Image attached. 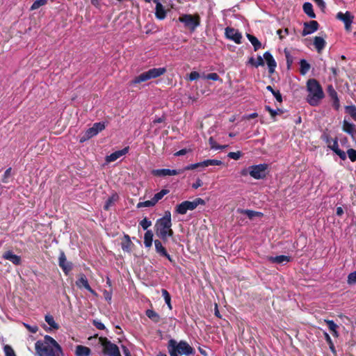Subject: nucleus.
I'll return each mask as SVG.
<instances>
[{"mask_svg":"<svg viewBox=\"0 0 356 356\" xmlns=\"http://www.w3.org/2000/svg\"><path fill=\"white\" fill-rule=\"evenodd\" d=\"M155 15L157 19L161 20L165 18L166 12L161 3H156Z\"/></svg>","mask_w":356,"mask_h":356,"instance_id":"5701e85b","label":"nucleus"},{"mask_svg":"<svg viewBox=\"0 0 356 356\" xmlns=\"http://www.w3.org/2000/svg\"><path fill=\"white\" fill-rule=\"evenodd\" d=\"M162 296L164 298L165 302L170 309H172L171 298L170 293L165 289H162Z\"/></svg>","mask_w":356,"mask_h":356,"instance_id":"58836bf2","label":"nucleus"},{"mask_svg":"<svg viewBox=\"0 0 356 356\" xmlns=\"http://www.w3.org/2000/svg\"><path fill=\"white\" fill-rule=\"evenodd\" d=\"M24 325L27 328V330L31 333H35L38 330V327L36 325H30L26 323H24Z\"/></svg>","mask_w":356,"mask_h":356,"instance_id":"6e6d98bb","label":"nucleus"},{"mask_svg":"<svg viewBox=\"0 0 356 356\" xmlns=\"http://www.w3.org/2000/svg\"><path fill=\"white\" fill-rule=\"evenodd\" d=\"M198 167H204V165L202 163V162H199V163H193V164H191V165H188L187 166H186L184 168V170H194V169H196Z\"/></svg>","mask_w":356,"mask_h":356,"instance_id":"3c124183","label":"nucleus"},{"mask_svg":"<svg viewBox=\"0 0 356 356\" xmlns=\"http://www.w3.org/2000/svg\"><path fill=\"white\" fill-rule=\"evenodd\" d=\"M11 170H12V168H8L4 172L3 174V178H2V181L3 183H8L9 181V178L11 176Z\"/></svg>","mask_w":356,"mask_h":356,"instance_id":"de8ad7c7","label":"nucleus"},{"mask_svg":"<svg viewBox=\"0 0 356 356\" xmlns=\"http://www.w3.org/2000/svg\"><path fill=\"white\" fill-rule=\"evenodd\" d=\"M343 129L344 131L350 134L353 136L355 134H356V126L354 124L350 123L346 120H343Z\"/></svg>","mask_w":356,"mask_h":356,"instance_id":"4be33fe9","label":"nucleus"},{"mask_svg":"<svg viewBox=\"0 0 356 356\" xmlns=\"http://www.w3.org/2000/svg\"><path fill=\"white\" fill-rule=\"evenodd\" d=\"M153 233L151 230H147L144 235V245L145 248H149L152 245Z\"/></svg>","mask_w":356,"mask_h":356,"instance_id":"bb28decb","label":"nucleus"},{"mask_svg":"<svg viewBox=\"0 0 356 356\" xmlns=\"http://www.w3.org/2000/svg\"><path fill=\"white\" fill-rule=\"evenodd\" d=\"M183 170H170V169H156L152 171V174L155 176L158 177H166V176H173L177 175Z\"/></svg>","mask_w":356,"mask_h":356,"instance_id":"f3484780","label":"nucleus"},{"mask_svg":"<svg viewBox=\"0 0 356 356\" xmlns=\"http://www.w3.org/2000/svg\"><path fill=\"white\" fill-rule=\"evenodd\" d=\"M318 29V23L316 21L312 20L304 24V29L302 35L303 36L312 34L316 31Z\"/></svg>","mask_w":356,"mask_h":356,"instance_id":"2eb2a0df","label":"nucleus"},{"mask_svg":"<svg viewBox=\"0 0 356 356\" xmlns=\"http://www.w3.org/2000/svg\"><path fill=\"white\" fill-rule=\"evenodd\" d=\"M209 145L211 146V148L213 149H222L227 147V145H217L216 142L214 140V139L211 137L209 140Z\"/></svg>","mask_w":356,"mask_h":356,"instance_id":"37998d69","label":"nucleus"},{"mask_svg":"<svg viewBox=\"0 0 356 356\" xmlns=\"http://www.w3.org/2000/svg\"><path fill=\"white\" fill-rule=\"evenodd\" d=\"M203 184L202 181L200 179H197L195 182H194L192 185V187L195 189L198 188L199 187L202 186Z\"/></svg>","mask_w":356,"mask_h":356,"instance_id":"052dcab7","label":"nucleus"},{"mask_svg":"<svg viewBox=\"0 0 356 356\" xmlns=\"http://www.w3.org/2000/svg\"><path fill=\"white\" fill-rule=\"evenodd\" d=\"M122 348L124 356H131L129 350L124 346H122Z\"/></svg>","mask_w":356,"mask_h":356,"instance_id":"69168bd1","label":"nucleus"},{"mask_svg":"<svg viewBox=\"0 0 356 356\" xmlns=\"http://www.w3.org/2000/svg\"><path fill=\"white\" fill-rule=\"evenodd\" d=\"M90 354V349L86 346L79 345L76 348V356H88Z\"/></svg>","mask_w":356,"mask_h":356,"instance_id":"393cba45","label":"nucleus"},{"mask_svg":"<svg viewBox=\"0 0 356 356\" xmlns=\"http://www.w3.org/2000/svg\"><path fill=\"white\" fill-rule=\"evenodd\" d=\"M303 10L304 12L311 18H315L316 15L313 11L312 4L310 3H305L303 5Z\"/></svg>","mask_w":356,"mask_h":356,"instance_id":"cd10ccee","label":"nucleus"},{"mask_svg":"<svg viewBox=\"0 0 356 356\" xmlns=\"http://www.w3.org/2000/svg\"><path fill=\"white\" fill-rule=\"evenodd\" d=\"M248 63L258 67L259 66H263L264 65V58L259 56L257 59H254L253 57H251L248 60Z\"/></svg>","mask_w":356,"mask_h":356,"instance_id":"7c9ffc66","label":"nucleus"},{"mask_svg":"<svg viewBox=\"0 0 356 356\" xmlns=\"http://www.w3.org/2000/svg\"><path fill=\"white\" fill-rule=\"evenodd\" d=\"M44 319H45V321L48 323V325H49L51 326V327H52L54 329H58V325L55 322V321L54 319V317L52 316H51V315H46L45 317H44Z\"/></svg>","mask_w":356,"mask_h":356,"instance_id":"a19ab883","label":"nucleus"},{"mask_svg":"<svg viewBox=\"0 0 356 356\" xmlns=\"http://www.w3.org/2000/svg\"><path fill=\"white\" fill-rule=\"evenodd\" d=\"M268 260L273 263L282 264L290 261V258L285 255H280L276 257H270Z\"/></svg>","mask_w":356,"mask_h":356,"instance_id":"a878e982","label":"nucleus"},{"mask_svg":"<svg viewBox=\"0 0 356 356\" xmlns=\"http://www.w3.org/2000/svg\"><path fill=\"white\" fill-rule=\"evenodd\" d=\"M140 225L143 227V229H147L152 225V222L147 218H145L140 222Z\"/></svg>","mask_w":356,"mask_h":356,"instance_id":"8fccbe9b","label":"nucleus"},{"mask_svg":"<svg viewBox=\"0 0 356 356\" xmlns=\"http://www.w3.org/2000/svg\"><path fill=\"white\" fill-rule=\"evenodd\" d=\"M337 18L344 23L346 30H350L351 24L353 23V17L349 12L347 11L345 13L339 12L337 15Z\"/></svg>","mask_w":356,"mask_h":356,"instance_id":"ddd939ff","label":"nucleus"},{"mask_svg":"<svg viewBox=\"0 0 356 356\" xmlns=\"http://www.w3.org/2000/svg\"><path fill=\"white\" fill-rule=\"evenodd\" d=\"M166 69L165 67H159V68H152L147 70V72H143L139 74L133 81L134 83H140L141 82H145L151 79L157 78L164 73H165Z\"/></svg>","mask_w":356,"mask_h":356,"instance_id":"39448f33","label":"nucleus"},{"mask_svg":"<svg viewBox=\"0 0 356 356\" xmlns=\"http://www.w3.org/2000/svg\"><path fill=\"white\" fill-rule=\"evenodd\" d=\"M225 34L227 38L234 41L236 44L241 43L242 35L238 30L232 27H227L225 29Z\"/></svg>","mask_w":356,"mask_h":356,"instance_id":"9b49d317","label":"nucleus"},{"mask_svg":"<svg viewBox=\"0 0 356 356\" xmlns=\"http://www.w3.org/2000/svg\"><path fill=\"white\" fill-rule=\"evenodd\" d=\"M98 348L102 356H111V343L106 338H99Z\"/></svg>","mask_w":356,"mask_h":356,"instance_id":"9d476101","label":"nucleus"},{"mask_svg":"<svg viewBox=\"0 0 356 356\" xmlns=\"http://www.w3.org/2000/svg\"><path fill=\"white\" fill-rule=\"evenodd\" d=\"M146 315L149 318H150L152 321H153L155 323H158L160 320L159 315L156 312H155L154 310L147 309L146 311Z\"/></svg>","mask_w":356,"mask_h":356,"instance_id":"473e14b6","label":"nucleus"},{"mask_svg":"<svg viewBox=\"0 0 356 356\" xmlns=\"http://www.w3.org/2000/svg\"><path fill=\"white\" fill-rule=\"evenodd\" d=\"M242 156V153L240 151L238 152H231L227 154V156L230 159L238 160Z\"/></svg>","mask_w":356,"mask_h":356,"instance_id":"09e8293b","label":"nucleus"},{"mask_svg":"<svg viewBox=\"0 0 356 356\" xmlns=\"http://www.w3.org/2000/svg\"><path fill=\"white\" fill-rule=\"evenodd\" d=\"M307 91L308 95L307 102L312 106L319 105L321 101L324 98V92L320 83L315 79H310L307 81Z\"/></svg>","mask_w":356,"mask_h":356,"instance_id":"f03ea898","label":"nucleus"},{"mask_svg":"<svg viewBox=\"0 0 356 356\" xmlns=\"http://www.w3.org/2000/svg\"><path fill=\"white\" fill-rule=\"evenodd\" d=\"M332 100V106L336 110L338 111L340 108V102L339 97L336 99H333Z\"/></svg>","mask_w":356,"mask_h":356,"instance_id":"13d9d810","label":"nucleus"},{"mask_svg":"<svg viewBox=\"0 0 356 356\" xmlns=\"http://www.w3.org/2000/svg\"><path fill=\"white\" fill-rule=\"evenodd\" d=\"M347 282L350 285L356 284V270L348 275Z\"/></svg>","mask_w":356,"mask_h":356,"instance_id":"49530a36","label":"nucleus"},{"mask_svg":"<svg viewBox=\"0 0 356 356\" xmlns=\"http://www.w3.org/2000/svg\"><path fill=\"white\" fill-rule=\"evenodd\" d=\"M122 344L120 346V347L118 346L115 344L113 343V356H121L120 355V348H122Z\"/></svg>","mask_w":356,"mask_h":356,"instance_id":"5fc2aeb1","label":"nucleus"},{"mask_svg":"<svg viewBox=\"0 0 356 356\" xmlns=\"http://www.w3.org/2000/svg\"><path fill=\"white\" fill-rule=\"evenodd\" d=\"M168 193V191L166 189H163L160 192L156 193L154 196L152 198L155 204L161 200L164 195H165Z\"/></svg>","mask_w":356,"mask_h":356,"instance_id":"e433bc0d","label":"nucleus"},{"mask_svg":"<svg viewBox=\"0 0 356 356\" xmlns=\"http://www.w3.org/2000/svg\"><path fill=\"white\" fill-rule=\"evenodd\" d=\"M155 205L154 202L152 199L150 200H147L144 202H140L137 204V208H142V207H151Z\"/></svg>","mask_w":356,"mask_h":356,"instance_id":"c03bdc74","label":"nucleus"},{"mask_svg":"<svg viewBox=\"0 0 356 356\" xmlns=\"http://www.w3.org/2000/svg\"><path fill=\"white\" fill-rule=\"evenodd\" d=\"M328 95L330 97V98L332 99H336L337 97H338V95H337V92L336 90L333 91V92H330L328 93Z\"/></svg>","mask_w":356,"mask_h":356,"instance_id":"338daca9","label":"nucleus"},{"mask_svg":"<svg viewBox=\"0 0 356 356\" xmlns=\"http://www.w3.org/2000/svg\"><path fill=\"white\" fill-rule=\"evenodd\" d=\"M328 147L337 154L340 159L345 160L346 159V154L344 151L341 150L339 147L338 142L337 139H332L327 141Z\"/></svg>","mask_w":356,"mask_h":356,"instance_id":"4468645a","label":"nucleus"},{"mask_svg":"<svg viewBox=\"0 0 356 356\" xmlns=\"http://www.w3.org/2000/svg\"><path fill=\"white\" fill-rule=\"evenodd\" d=\"M76 284L81 289H84L91 293H95V291L90 287L87 278L83 275H81L80 277L76 280Z\"/></svg>","mask_w":356,"mask_h":356,"instance_id":"a211bd4d","label":"nucleus"},{"mask_svg":"<svg viewBox=\"0 0 356 356\" xmlns=\"http://www.w3.org/2000/svg\"><path fill=\"white\" fill-rule=\"evenodd\" d=\"M58 264L59 266L62 268L65 275H68V273L71 271L72 268V264L71 262H68L67 261L65 254L63 252H61L59 257H58Z\"/></svg>","mask_w":356,"mask_h":356,"instance_id":"f8f14e48","label":"nucleus"},{"mask_svg":"<svg viewBox=\"0 0 356 356\" xmlns=\"http://www.w3.org/2000/svg\"><path fill=\"white\" fill-rule=\"evenodd\" d=\"M247 38L253 45L254 51H257L261 48V44L255 36L250 34H247Z\"/></svg>","mask_w":356,"mask_h":356,"instance_id":"c85d7f7f","label":"nucleus"},{"mask_svg":"<svg viewBox=\"0 0 356 356\" xmlns=\"http://www.w3.org/2000/svg\"><path fill=\"white\" fill-rule=\"evenodd\" d=\"M300 72L303 75L307 74L310 69V65L304 59L300 61Z\"/></svg>","mask_w":356,"mask_h":356,"instance_id":"72a5a7b5","label":"nucleus"},{"mask_svg":"<svg viewBox=\"0 0 356 356\" xmlns=\"http://www.w3.org/2000/svg\"><path fill=\"white\" fill-rule=\"evenodd\" d=\"M3 258L6 260L10 261L13 264H15V265H19V264H20V262H21L20 257L13 254V252L11 251H7V252H4V254L3 255Z\"/></svg>","mask_w":356,"mask_h":356,"instance_id":"412c9836","label":"nucleus"},{"mask_svg":"<svg viewBox=\"0 0 356 356\" xmlns=\"http://www.w3.org/2000/svg\"><path fill=\"white\" fill-rule=\"evenodd\" d=\"M204 167H207L209 165H220L222 164V162L220 160L217 159H207L202 161Z\"/></svg>","mask_w":356,"mask_h":356,"instance_id":"4c0bfd02","label":"nucleus"},{"mask_svg":"<svg viewBox=\"0 0 356 356\" xmlns=\"http://www.w3.org/2000/svg\"><path fill=\"white\" fill-rule=\"evenodd\" d=\"M154 246L156 253H158L160 256L165 257L167 258L170 262L172 261V259L171 256L168 253L165 248L163 245L161 241L156 239L154 241Z\"/></svg>","mask_w":356,"mask_h":356,"instance_id":"dca6fc26","label":"nucleus"},{"mask_svg":"<svg viewBox=\"0 0 356 356\" xmlns=\"http://www.w3.org/2000/svg\"><path fill=\"white\" fill-rule=\"evenodd\" d=\"M200 77V74L197 72H192L189 74V80L190 81H194Z\"/></svg>","mask_w":356,"mask_h":356,"instance_id":"bf43d9fd","label":"nucleus"},{"mask_svg":"<svg viewBox=\"0 0 356 356\" xmlns=\"http://www.w3.org/2000/svg\"><path fill=\"white\" fill-rule=\"evenodd\" d=\"M47 3V0H35L31 6V10H37L41 6L46 5Z\"/></svg>","mask_w":356,"mask_h":356,"instance_id":"ea45409f","label":"nucleus"},{"mask_svg":"<svg viewBox=\"0 0 356 356\" xmlns=\"http://www.w3.org/2000/svg\"><path fill=\"white\" fill-rule=\"evenodd\" d=\"M207 79L213 80V81H218L219 80L220 77L217 73H210L208 74L206 76Z\"/></svg>","mask_w":356,"mask_h":356,"instance_id":"4d7b16f0","label":"nucleus"},{"mask_svg":"<svg viewBox=\"0 0 356 356\" xmlns=\"http://www.w3.org/2000/svg\"><path fill=\"white\" fill-rule=\"evenodd\" d=\"M264 58L265 59L268 67L269 73L273 74L275 72L277 64L272 54L270 52L266 51L264 54Z\"/></svg>","mask_w":356,"mask_h":356,"instance_id":"6ab92c4d","label":"nucleus"},{"mask_svg":"<svg viewBox=\"0 0 356 356\" xmlns=\"http://www.w3.org/2000/svg\"><path fill=\"white\" fill-rule=\"evenodd\" d=\"M35 348L38 356H63L61 347L49 335H46L43 341H36Z\"/></svg>","mask_w":356,"mask_h":356,"instance_id":"f257e3e1","label":"nucleus"},{"mask_svg":"<svg viewBox=\"0 0 356 356\" xmlns=\"http://www.w3.org/2000/svg\"><path fill=\"white\" fill-rule=\"evenodd\" d=\"M168 351L170 356H179V355L189 356L195 353L194 349L187 342L180 341L177 343L174 339L169 341Z\"/></svg>","mask_w":356,"mask_h":356,"instance_id":"20e7f679","label":"nucleus"},{"mask_svg":"<svg viewBox=\"0 0 356 356\" xmlns=\"http://www.w3.org/2000/svg\"><path fill=\"white\" fill-rule=\"evenodd\" d=\"M178 21L183 23L184 26L191 31H194L200 24V18L198 15L182 14L178 18Z\"/></svg>","mask_w":356,"mask_h":356,"instance_id":"0eeeda50","label":"nucleus"},{"mask_svg":"<svg viewBox=\"0 0 356 356\" xmlns=\"http://www.w3.org/2000/svg\"><path fill=\"white\" fill-rule=\"evenodd\" d=\"M171 227V214L170 211H167L163 217L158 219L156 222L155 232L156 236L165 241L168 237L172 236L174 234Z\"/></svg>","mask_w":356,"mask_h":356,"instance_id":"7ed1b4c3","label":"nucleus"},{"mask_svg":"<svg viewBox=\"0 0 356 356\" xmlns=\"http://www.w3.org/2000/svg\"><path fill=\"white\" fill-rule=\"evenodd\" d=\"M314 1L321 9L325 8V3L323 0H314Z\"/></svg>","mask_w":356,"mask_h":356,"instance_id":"e2e57ef3","label":"nucleus"},{"mask_svg":"<svg viewBox=\"0 0 356 356\" xmlns=\"http://www.w3.org/2000/svg\"><path fill=\"white\" fill-rule=\"evenodd\" d=\"M129 150V147H125L122 149L115 151L113 152V161L117 160L118 159L120 158L121 156H123L126 155Z\"/></svg>","mask_w":356,"mask_h":356,"instance_id":"c756f323","label":"nucleus"},{"mask_svg":"<svg viewBox=\"0 0 356 356\" xmlns=\"http://www.w3.org/2000/svg\"><path fill=\"white\" fill-rule=\"evenodd\" d=\"M266 89L272 92V94L275 97V99H277V102H282V95L279 90H273V87L270 86H268L266 87Z\"/></svg>","mask_w":356,"mask_h":356,"instance_id":"79ce46f5","label":"nucleus"},{"mask_svg":"<svg viewBox=\"0 0 356 356\" xmlns=\"http://www.w3.org/2000/svg\"><path fill=\"white\" fill-rule=\"evenodd\" d=\"M346 112L351 116V118L356 121V106L354 105L345 106Z\"/></svg>","mask_w":356,"mask_h":356,"instance_id":"f704fd0d","label":"nucleus"},{"mask_svg":"<svg viewBox=\"0 0 356 356\" xmlns=\"http://www.w3.org/2000/svg\"><path fill=\"white\" fill-rule=\"evenodd\" d=\"M347 154L351 161H356V150L353 149H349L347 151Z\"/></svg>","mask_w":356,"mask_h":356,"instance_id":"864d4df0","label":"nucleus"},{"mask_svg":"<svg viewBox=\"0 0 356 356\" xmlns=\"http://www.w3.org/2000/svg\"><path fill=\"white\" fill-rule=\"evenodd\" d=\"M265 108L266 111L269 112L273 118H274L278 113H281V111L280 109L274 110L271 108L269 106H266Z\"/></svg>","mask_w":356,"mask_h":356,"instance_id":"603ef678","label":"nucleus"},{"mask_svg":"<svg viewBox=\"0 0 356 356\" xmlns=\"http://www.w3.org/2000/svg\"><path fill=\"white\" fill-rule=\"evenodd\" d=\"M120 245L124 252H131L133 243L130 239V237L128 235L124 234L122 237Z\"/></svg>","mask_w":356,"mask_h":356,"instance_id":"aec40b11","label":"nucleus"},{"mask_svg":"<svg viewBox=\"0 0 356 356\" xmlns=\"http://www.w3.org/2000/svg\"><path fill=\"white\" fill-rule=\"evenodd\" d=\"M268 168L266 163L251 165L248 168L249 175L255 179H262L266 177Z\"/></svg>","mask_w":356,"mask_h":356,"instance_id":"6e6552de","label":"nucleus"},{"mask_svg":"<svg viewBox=\"0 0 356 356\" xmlns=\"http://www.w3.org/2000/svg\"><path fill=\"white\" fill-rule=\"evenodd\" d=\"M325 44V40L321 37L316 36L314 38V45L319 53L324 49Z\"/></svg>","mask_w":356,"mask_h":356,"instance_id":"b1692460","label":"nucleus"},{"mask_svg":"<svg viewBox=\"0 0 356 356\" xmlns=\"http://www.w3.org/2000/svg\"><path fill=\"white\" fill-rule=\"evenodd\" d=\"M105 124L104 122H96L93 124V126L89 129H88L85 133L80 137L79 141L80 143H83L90 138L94 137L97 135L101 131L104 129Z\"/></svg>","mask_w":356,"mask_h":356,"instance_id":"1a4fd4ad","label":"nucleus"},{"mask_svg":"<svg viewBox=\"0 0 356 356\" xmlns=\"http://www.w3.org/2000/svg\"><path fill=\"white\" fill-rule=\"evenodd\" d=\"M187 149H182L177 152L175 153V156H183L184 154H186L187 153Z\"/></svg>","mask_w":356,"mask_h":356,"instance_id":"0e129e2a","label":"nucleus"},{"mask_svg":"<svg viewBox=\"0 0 356 356\" xmlns=\"http://www.w3.org/2000/svg\"><path fill=\"white\" fill-rule=\"evenodd\" d=\"M94 325L99 330H104L105 329L104 325L102 322H100V321L95 320L94 321Z\"/></svg>","mask_w":356,"mask_h":356,"instance_id":"680f3d73","label":"nucleus"},{"mask_svg":"<svg viewBox=\"0 0 356 356\" xmlns=\"http://www.w3.org/2000/svg\"><path fill=\"white\" fill-rule=\"evenodd\" d=\"M325 322L327 325L330 330L332 332L333 335L337 337L339 336L337 330L338 327L337 325L332 320H325Z\"/></svg>","mask_w":356,"mask_h":356,"instance_id":"2f4dec72","label":"nucleus"},{"mask_svg":"<svg viewBox=\"0 0 356 356\" xmlns=\"http://www.w3.org/2000/svg\"><path fill=\"white\" fill-rule=\"evenodd\" d=\"M257 116H258L257 113H250V114L246 115L245 117V118L247 120H249V119L257 118Z\"/></svg>","mask_w":356,"mask_h":356,"instance_id":"774afa93","label":"nucleus"},{"mask_svg":"<svg viewBox=\"0 0 356 356\" xmlns=\"http://www.w3.org/2000/svg\"><path fill=\"white\" fill-rule=\"evenodd\" d=\"M3 351L6 356H16L13 349L9 345L4 346Z\"/></svg>","mask_w":356,"mask_h":356,"instance_id":"a18cd8bd","label":"nucleus"},{"mask_svg":"<svg viewBox=\"0 0 356 356\" xmlns=\"http://www.w3.org/2000/svg\"><path fill=\"white\" fill-rule=\"evenodd\" d=\"M205 201L200 198H195L193 201H184L181 204L177 205L175 211L179 214H186L188 211L195 209L199 205H204Z\"/></svg>","mask_w":356,"mask_h":356,"instance_id":"423d86ee","label":"nucleus"},{"mask_svg":"<svg viewBox=\"0 0 356 356\" xmlns=\"http://www.w3.org/2000/svg\"><path fill=\"white\" fill-rule=\"evenodd\" d=\"M238 211L241 213L245 214L250 219L255 216L261 215V213H259V212H257V211H254L248 210V209H247V210L238 209Z\"/></svg>","mask_w":356,"mask_h":356,"instance_id":"c9c22d12","label":"nucleus"}]
</instances>
